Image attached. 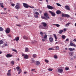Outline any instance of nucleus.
<instances>
[{
    "label": "nucleus",
    "instance_id": "f257e3e1",
    "mask_svg": "<svg viewBox=\"0 0 76 76\" xmlns=\"http://www.w3.org/2000/svg\"><path fill=\"white\" fill-rule=\"evenodd\" d=\"M23 4L24 7L26 8V9H28V7H30L31 9H34V7L33 6L31 7V6H29L26 3H23Z\"/></svg>",
    "mask_w": 76,
    "mask_h": 76
},
{
    "label": "nucleus",
    "instance_id": "f03ea898",
    "mask_svg": "<svg viewBox=\"0 0 76 76\" xmlns=\"http://www.w3.org/2000/svg\"><path fill=\"white\" fill-rule=\"evenodd\" d=\"M39 28H40V29H48V27H45L42 25L39 26Z\"/></svg>",
    "mask_w": 76,
    "mask_h": 76
},
{
    "label": "nucleus",
    "instance_id": "7ed1b4c3",
    "mask_svg": "<svg viewBox=\"0 0 76 76\" xmlns=\"http://www.w3.org/2000/svg\"><path fill=\"white\" fill-rule=\"evenodd\" d=\"M16 69L18 72H19H19H18V74H20V73L22 72V70H21V69H20V67L17 66L16 67Z\"/></svg>",
    "mask_w": 76,
    "mask_h": 76
},
{
    "label": "nucleus",
    "instance_id": "20e7f679",
    "mask_svg": "<svg viewBox=\"0 0 76 76\" xmlns=\"http://www.w3.org/2000/svg\"><path fill=\"white\" fill-rule=\"evenodd\" d=\"M49 12L51 14L52 16H56V14L55 13L52 12V11H49Z\"/></svg>",
    "mask_w": 76,
    "mask_h": 76
},
{
    "label": "nucleus",
    "instance_id": "39448f33",
    "mask_svg": "<svg viewBox=\"0 0 76 76\" xmlns=\"http://www.w3.org/2000/svg\"><path fill=\"white\" fill-rule=\"evenodd\" d=\"M10 32V28H7L6 29L5 32L6 34H9Z\"/></svg>",
    "mask_w": 76,
    "mask_h": 76
},
{
    "label": "nucleus",
    "instance_id": "423d86ee",
    "mask_svg": "<svg viewBox=\"0 0 76 76\" xmlns=\"http://www.w3.org/2000/svg\"><path fill=\"white\" fill-rule=\"evenodd\" d=\"M44 15L48 19V18L49 19H50V17H49V16L47 12H45L44 14Z\"/></svg>",
    "mask_w": 76,
    "mask_h": 76
},
{
    "label": "nucleus",
    "instance_id": "0eeeda50",
    "mask_svg": "<svg viewBox=\"0 0 76 76\" xmlns=\"http://www.w3.org/2000/svg\"><path fill=\"white\" fill-rule=\"evenodd\" d=\"M70 45L71 46H72V47H76V45H75L74 44V43H72V41H70Z\"/></svg>",
    "mask_w": 76,
    "mask_h": 76
},
{
    "label": "nucleus",
    "instance_id": "6e6552de",
    "mask_svg": "<svg viewBox=\"0 0 76 76\" xmlns=\"http://www.w3.org/2000/svg\"><path fill=\"white\" fill-rule=\"evenodd\" d=\"M47 8L48 9H51V10H52V9H53V7L50 5H47Z\"/></svg>",
    "mask_w": 76,
    "mask_h": 76
},
{
    "label": "nucleus",
    "instance_id": "1a4fd4ad",
    "mask_svg": "<svg viewBox=\"0 0 76 76\" xmlns=\"http://www.w3.org/2000/svg\"><path fill=\"white\" fill-rule=\"evenodd\" d=\"M12 56H13V55L10 54H7L6 56V57L7 58H10V57H12Z\"/></svg>",
    "mask_w": 76,
    "mask_h": 76
},
{
    "label": "nucleus",
    "instance_id": "9d476101",
    "mask_svg": "<svg viewBox=\"0 0 76 76\" xmlns=\"http://www.w3.org/2000/svg\"><path fill=\"white\" fill-rule=\"evenodd\" d=\"M65 8L66 10H70V7H69V6L67 5L65 6Z\"/></svg>",
    "mask_w": 76,
    "mask_h": 76
},
{
    "label": "nucleus",
    "instance_id": "9b49d317",
    "mask_svg": "<svg viewBox=\"0 0 76 76\" xmlns=\"http://www.w3.org/2000/svg\"><path fill=\"white\" fill-rule=\"evenodd\" d=\"M15 8L17 10H19L20 9V6L18 5H16L15 6Z\"/></svg>",
    "mask_w": 76,
    "mask_h": 76
},
{
    "label": "nucleus",
    "instance_id": "f8f14e48",
    "mask_svg": "<svg viewBox=\"0 0 76 76\" xmlns=\"http://www.w3.org/2000/svg\"><path fill=\"white\" fill-rule=\"evenodd\" d=\"M42 23L43 26H44L45 27H48L47 26V23H46L42 22Z\"/></svg>",
    "mask_w": 76,
    "mask_h": 76
},
{
    "label": "nucleus",
    "instance_id": "ddd939ff",
    "mask_svg": "<svg viewBox=\"0 0 76 76\" xmlns=\"http://www.w3.org/2000/svg\"><path fill=\"white\" fill-rule=\"evenodd\" d=\"M56 13L57 15H60L61 13V12L59 10H58L56 11Z\"/></svg>",
    "mask_w": 76,
    "mask_h": 76
},
{
    "label": "nucleus",
    "instance_id": "4468645a",
    "mask_svg": "<svg viewBox=\"0 0 76 76\" xmlns=\"http://www.w3.org/2000/svg\"><path fill=\"white\" fill-rule=\"evenodd\" d=\"M49 40L50 42H53V38L51 37H50L49 38Z\"/></svg>",
    "mask_w": 76,
    "mask_h": 76
},
{
    "label": "nucleus",
    "instance_id": "2eb2a0df",
    "mask_svg": "<svg viewBox=\"0 0 76 76\" xmlns=\"http://www.w3.org/2000/svg\"><path fill=\"white\" fill-rule=\"evenodd\" d=\"M19 37H17L14 39V41H16L17 42L19 41Z\"/></svg>",
    "mask_w": 76,
    "mask_h": 76
},
{
    "label": "nucleus",
    "instance_id": "dca6fc26",
    "mask_svg": "<svg viewBox=\"0 0 76 76\" xmlns=\"http://www.w3.org/2000/svg\"><path fill=\"white\" fill-rule=\"evenodd\" d=\"M58 72H59V73H62V72H63V69H58Z\"/></svg>",
    "mask_w": 76,
    "mask_h": 76
},
{
    "label": "nucleus",
    "instance_id": "f3484780",
    "mask_svg": "<svg viewBox=\"0 0 76 76\" xmlns=\"http://www.w3.org/2000/svg\"><path fill=\"white\" fill-rule=\"evenodd\" d=\"M68 50L70 51H74L75 50V49L73 48H68Z\"/></svg>",
    "mask_w": 76,
    "mask_h": 76
},
{
    "label": "nucleus",
    "instance_id": "a211bd4d",
    "mask_svg": "<svg viewBox=\"0 0 76 76\" xmlns=\"http://www.w3.org/2000/svg\"><path fill=\"white\" fill-rule=\"evenodd\" d=\"M42 38H44L46 40L47 38V35L45 34L44 35V37H42Z\"/></svg>",
    "mask_w": 76,
    "mask_h": 76
},
{
    "label": "nucleus",
    "instance_id": "6ab92c4d",
    "mask_svg": "<svg viewBox=\"0 0 76 76\" xmlns=\"http://www.w3.org/2000/svg\"><path fill=\"white\" fill-rule=\"evenodd\" d=\"M23 39H26V40H28V37L26 36H23Z\"/></svg>",
    "mask_w": 76,
    "mask_h": 76
},
{
    "label": "nucleus",
    "instance_id": "aec40b11",
    "mask_svg": "<svg viewBox=\"0 0 76 76\" xmlns=\"http://www.w3.org/2000/svg\"><path fill=\"white\" fill-rule=\"evenodd\" d=\"M69 54L70 56H71V57H72V56H73V52H70Z\"/></svg>",
    "mask_w": 76,
    "mask_h": 76
},
{
    "label": "nucleus",
    "instance_id": "412c9836",
    "mask_svg": "<svg viewBox=\"0 0 76 76\" xmlns=\"http://www.w3.org/2000/svg\"><path fill=\"white\" fill-rule=\"evenodd\" d=\"M40 64V62L38 61H37L36 62V66H39Z\"/></svg>",
    "mask_w": 76,
    "mask_h": 76
},
{
    "label": "nucleus",
    "instance_id": "4be33fe9",
    "mask_svg": "<svg viewBox=\"0 0 76 76\" xmlns=\"http://www.w3.org/2000/svg\"><path fill=\"white\" fill-rule=\"evenodd\" d=\"M42 19H45V20H48V18H47L46 17L42 16Z\"/></svg>",
    "mask_w": 76,
    "mask_h": 76
},
{
    "label": "nucleus",
    "instance_id": "5701e85b",
    "mask_svg": "<svg viewBox=\"0 0 76 76\" xmlns=\"http://www.w3.org/2000/svg\"><path fill=\"white\" fill-rule=\"evenodd\" d=\"M63 30H60L58 32V33L60 34H62V33H63Z\"/></svg>",
    "mask_w": 76,
    "mask_h": 76
},
{
    "label": "nucleus",
    "instance_id": "b1692460",
    "mask_svg": "<svg viewBox=\"0 0 76 76\" xmlns=\"http://www.w3.org/2000/svg\"><path fill=\"white\" fill-rule=\"evenodd\" d=\"M28 55H26L24 56V58L25 59H28Z\"/></svg>",
    "mask_w": 76,
    "mask_h": 76
},
{
    "label": "nucleus",
    "instance_id": "393cba45",
    "mask_svg": "<svg viewBox=\"0 0 76 76\" xmlns=\"http://www.w3.org/2000/svg\"><path fill=\"white\" fill-rule=\"evenodd\" d=\"M29 50V49H28V48H26L25 49V52H26L27 53L28 52V50Z\"/></svg>",
    "mask_w": 76,
    "mask_h": 76
},
{
    "label": "nucleus",
    "instance_id": "a878e982",
    "mask_svg": "<svg viewBox=\"0 0 76 76\" xmlns=\"http://www.w3.org/2000/svg\"><path fill=\"white\" fill-rule=\"evenodd\" d=\"M4 30L3 29V28L0 27V32H1V31H3V30Z\"/></svg>",
    "mask_w": 76,
    "mask_h": 76
},
{
    "label": "nucleus",
    "instance_id": "bb28decb",
    "mask_svg": "<svg viewBox=\"0 0 76 76\" xmlns=\"http://www.w3.org/2000/svg\"><path fill=\"white\" fill-rule=\"evenodd\" d=\"M53 36L55 37V39H57V36H56V34H53Z\"/></svg>",
    "mask_w": 76,
    "mask_h": 76
},
{
    "label": "nucleus",
    "instance_id": "cd10ccee",
    "mask_svg": "<svg viewBox=\"0 0 76 76\" xmlns=\"http://www.w3.org/2000/svg\"><path fill=\"white\" fill-rule=\"evenodd\" d=\"M61 38L62 39H65L66 38V36L64 35H63L61 36Z\"/></svg>",
    "mask_w": 76,
    "mask_h": 76
},
{
    "label": "nucleus",
    "instance_id": "c85d7f7f",
    "mask_svg": "<svg viewBox=\"0 0 76 76\" xmlns=\"http://www.w3.org/2000/svg\"><path fill=\"white\" fill-rule=\"evenodd\" d=\"M66 14H62V17H66Z\"/></svg>",
    "mask_w": 76,
    "mask_h": 76
},
{
    "label": "nucleus",
    "instance_id": "c756f323",
    "mask_svg": "<svg viewBox=\"0 0 76 76\" xmlns=\"http://www.w3.org/2000/svg\"><path fill=\"white\" fill-rule=\"evenodd\" d=\"M65 18H70V15H68V14H66Z\"/></svg>",
    "mask_w": 76,
    "mask_h": 76
},
{
    "label": "nucleus",
    "instance_id": "7c9ffc66",
    "mask_svg": "<svg viewBox=\"0 0 76 76\" xmlns=\"http://www.w3.org/2000/svg\"><path fill=\"white\" fill-rule=\"evenodd\" d=\"M34 14L35 15H39V12H35L34 13Z\"/></svg>",
    "mask_w": 76,
    "mask_h": 76
},
{
    "label": "nucleus",
    "instance_id": "2f4dec72",
    "mask_svg": "<svg viewBox=\"0 0 76 76\" xmlns=\"http://www.w3.org/2000/svg\"><path fill=\"white\" fill-rule=\"evenodd\" d=\"M12 50L13 51H15V52L16 53H18V51H17V50L15 49H12Z\"/></svg>",
    "mask_w": 76,
    "mask_h": 76
},
{
    "label": "nucleus",
    "instance_id": "473e14b6",
    "mask_svg": "<svg viewBox=\"0 0 76 76\" xmlns=\"http://www.w3.org/2000/svg\"><path fill=\"white\" fill-rule=\"evenodd\" d=\"M48 50H54V48H49Z\"/></svg>",
    "mask_w": 76,
    "mask_h": 76
},
{
    "label": "nucleus",
    "instance_id": "72a5a7b5",
    "mask_svg": "<svg viewBox=\"0 0 76 76\" xmlns=\"http://www.w3.org/2000/svg\"><path fill=\"white\" fill-rule=\"evenodd\" d=\"M56 5H57V6H60V7H61V4H60L59 3H57Z\"/></svg>",
    "mask_w": 76,
    "mask_h": 76
},
{
    "label": "nucleus",
    "instance_id": "f704fd0d",
    "mask_svg": "<svg viewBox=\"0 0 76 76\" xmlns=\"http://www.w3.org/2000/svg\"><path fill=\"white\" fill-rule=\"evenodd\" d=\"M33 57L34 58H35L36 57H37V54H34L33 55Z\"/></svg>",
    "mask_w": 76,
    "mask_h": 76
},
{
    "label": "nucleus",
    "instance_id": "c9c22d12",
    "mask_svg": "<svg viewBox=\"0 0 76 76\" xmlns=\"http://www.w3.org/2000/svg\"><path fill=\"white\" fill-rule=\"evenodd\" d=\"M3 44V40L0 41V45Z\"/></svg>",
    "mask_w": 76,
    "mask_h": 76
},
{
    "label": "nucleus",
    "instance_id": "e433bc0d",
    "mask_svg": "<svg viewBox=\"0 0 76 76\" xmlns=\"http://www.w3.org/2000/svg\"><path fill=\"white\" fill-rule=\"evenodd\" d=\"M48 71H53V69H51V68H49L48 69Z\"/></svg>",
    "mask_w": 76,
    "mask_h": 76
},
{
    "label": "nucleus",
    "instance_id": "4c0bfd02",
    "mask_svg": "<svg viewBox=\"0 0 76 76\" xmlns=\"http://www.w3.org/2000/svg\"><path fill=\"white\" fill-rule=\"evenodd\" d=\"M74 9L75 10H76V3H75V4H74Z\"/></svg>",
    "mask_w": 76,
    "mask_h": 76
},
{
    "label": "nucleus",
    "instance_id": "58836bf2",
    "mask_svg": "<svg viewBox=\"0 0 76 76\" xmlns=\"http://www.w3.org/2000/svg\"><path fill=\"white\" fill-rule=\"evenodd\" d=\"M40 35H41V36H42L43 35H44V33H42V31H41L40 33Z\"/></svg>",
    "mask_w": 76,
    "mask_h": 76
},
{
    "label": "nucleus",
    "instance_id": "ea45409f",
    "mask_svg": "<svg viewBox=\"0 0 76 76\" xmlns=\"http://www.w3.org/2000/svg\"><path fill=\"white\" fill-rule=\"evenodd\" d=\"M55 25L56 26H57V27H59V26H60V25L59 24H55Z\"/></svg>",
    "mask_w": 76,
    "mask_h": 76
},
{
    "label": "nucleus",
    "instance_id": "a19ab883",
    "mask_svg": "<svg viewBox=\"0 0 76 76\" xmlns=\"http://www.w3.org/2000/svg\"><path fill=\"white\" fill-rule=\"evenodd\" d=\"M70 23H68L65 25V26H69V25H70Z\"/></svg>",
    "mask_w": 76,
    "mask_h": 76
},
{
    "label": "nucleus",
    "instance_id": "79ce46f5",
    "mask_svg": "<svg viewBox=\"0 0 76 76\" xmlns=\"http://www.w3.org/2000/svg\"><path fill=\"white\" fill-rule=\"evenodd\" d=\"M56 50H58L59 49V47L58 46H57L56 48Z\"/></svg>",
    "mask_w": 76,
    "mask_h": 76
},
{
    "label": "nucleus",
    "instance_id": "37998d69",
    "mask_svg": "<svg viewBox=\"0 0 76 76\" xmlns=\"http://www.w3.org/2000/svg\"><path fill=\"white\" fill-rule=\"evenodd\" d=\"M10 75H11V74L10 73V72H9L7 73V76H10Z\"/></svg>",
    "mask_w": 76,
    "mask_h": 76
},
{
    "label": "nucleus",
    "instance_id": "c03bdc74",
    "mask_svg": "<svg viewBox=\"0 0 76 76\" xmlns=\"http://www.w3.org/2000/svg\"><path fill=\"white\" fill-rule=\"evenodd\" d=\"M34 17L36 18H38V15H34Z\"/></svg>",
    "mask_w": 76,
    "mask_h": 76
},
{
    "label": "nucleus",
    "instance_id": "a18cd8bd",
    "mask_svg": "<svg viewBox=\"0 0 76 76\" xmlns=\"http://www.w3.org/2000/svg\"><path fill=\"white\" fill-rule=\"evenodd\" d=\"M1 15H7V14H6L5 13L3 12H1Z\"/></svg>",
    "mask_w": 76,
    "mask_h": 76
},
{
    "label": "nucleus",
    "instance_id": "49530a36",
    "mask_svg": "<svg viewBox=\"0 0 76 76\" xmlns=\"http://www.w3.org/2000/svg\"><path fill=\"white\" fill-rule=\"evenodd\" d=\"M16 25L17 26H19V27H21L22 26L20 24H16Z\"/></svg>",
    "mask_w": 76,
    "mask_h": 76
},
{
    "label": "nucleus",
    "instance_id": "de8ad7c7",
    "mask_svg": "<svg viewBox=\"0 0 76 76\" xmlns=\"http://www.w3.org/2000/svg\"><path fill=\"white\" fill-rule=\"evenodd\" d=\"M69 67H66L65 68L66 70H69Z\"/></svg>",
    "mask_w": 76,
    "mask_h": 76
},
{
    "label": "nucleus",
    "instance_id": "09e8293b",
    "mask_svg": "<svg viewBox=\"0 0 76 76\" xmlns=\"http://www.w3.org/2000/svg\"><path fill=\"white\" fill-rule=\"evenodd\" d=\"M45 62H46V63H48V62H49V61L48 60H47V59H45Z\"/></svg>",
    "mask_w": 76,
    "mask_h": 76
},
{
    "label": "nucleus",
    "instance_id": "8fccbe9b",
    "mask_svg": "<svg viewBox=\"0 0 76 76\" xmlns=\"http://www.w3.org/2000/svg\"><path fill=\"white\" fill-rule=\"evenodd\" d=\"M11 64H14V61H11Z\"/></svg>",
    "mask_w": 76,
    "mask_h": 76
},
{
    "label": "nucleus",
    "instance_id": "3c124183",
    "mask_svg": "<svg viewBox=\"0 0 76 76\" xmlns=\"http://www.w3.org/2000/svg\"><path fill=\"white\" fill-rule=\"evenodd\" d=\"M54 57L55 58H57V56H56V55H54Z\"/></svg>",
    "mask_w": 76,
    "mask_h": 76
},
{
    "label": "nucleus",
    "instance_id": "603ef678",
    "mask_svg": "<svg viewBox=\"0 0 76 76\" xmlns=\"http://www.w3.org/2000/svg\"><path fill=\"white\" fill-rule=\"evenodd\" d=\"M17 5H18V6H20V4L19 3H17L16 4Z\"/></svg>",
    "mask_w": 76,
    "mask_h": 76
},
{
    "label": "nucleus",
    "instance_id": "864d4df0",
    "mask_svg": "<svg viewBox=\"0 0 76 76\" xmlns=\"http://www.w3.org/2000/svg\"><path fill=\"white\" fill-rule=\"evenodd\" d=\"M15 4H11V6H12V7H14V6H15Z\"/></svg>",
    "mask_w": 76,
    "mask_h": 76
},
{
    "label": "nucleus",
    "instance_id": "5fc2aeb1",
    "mask_svg": "<svg viewBox=\"0 0 76 76\" xmlns=\"http://www.w3.org/2000/svg\"><path fill=\"white\" fill-rule=\"evenodd\" d=\"M42 41H43V42H44V41H45V39H42Z\"/></svg>",
    "mask_w": 76,
    "mask_h": 76
},
{
    "label": "nucleus",
    "instance_id": "6e6d98bb",
    "mask_svg": "<svg viewBox=\"0 0 76 76\" xmlns=\"http://www.w3.org/2000/svg\"><path fill=\"white\" fill-rule=\"evenodd\" d=\"M1 7H2V8H3V7H4V6L3 5H1Z\"/></svg>",
    "mask_w": 76,
    "mask_h": 76
},
{
    "label": "nucleus",
    "instance_id": "4d7b16f0",
    "mask_svg": "<svg viewBox=\"0 0 76 76\" xmlns=\"http://www.w3.org/2000/svg\"><path fill=\"white\" fill-rule=\"evenodd\" d=\"M35 69H31V71H32V72H33V71H35Z\"/></svg>",
    "mask_w": 76,
    "mask_h": 76
},
{
    "label": "nucleus",
    "instance_id": "13d9d810",
    "mask_svg": "<svg viewBox=\"0 0 76 76\" xmlns=\"http://www.w3.org/2000/svg\"><path fill=\"white\" fill-rule=\"evenodd\" d=\"M34 10H36V11H38V9H34Z\"/></svg>",
    "mask_w": 76,
    "mask_h": 76
},
{
    "label": "nucleus",
    "instance_id": "bf43d9fd",
    "mask_svg": "<svg viewBox=\"0 0 76 76\" xmlns=\"http://www.w3.org/2000/svg\"><path fill=\"white\" fill-rule=\"evenodd\" d=\"M0 5H3V3H0Z\"/></svg>",
    "mask_w": 76,
    "mask_h": 76
},
{
    "label": "nucleus",
    "instance_id": "052dcab7",
    "mask_svg": "<svg viewBox=\"0 0 76 76\" xmlns=\"http://www.w3.org/2000/svg\"><path fill=\"white\" fill-rule=\"evenodd\" d=\"M66 30H67L66 28H64V31H66Z\"/></svg>",
    "mask_w": 76,
    "mask_h": 76
},
{
    "label": "nucleus",
    "instance_id": "680f3d73",
    "mask_svg": "<svg viewBox=\"0 0 76 76\" xmlns=\"http://www.w3.org/2000/svg\"><path fill=\"white\" fill-rule=\"evenodd\" d=\"M69 39H68V38L66 39V41H69Z\"/></svg>",
    "mask_w": 76,
    "mask_h": 76
},
{
    "label": "nucleus",
    "instance_id": "e2e57ef3",
    "mask_svg": "<svg viewBox=\"0 0 76 76\" xmlns=\"http://www.w3.org/2000/svg\"><path fill=\"white\" fill-rule=\"evenodd\" d=\"M24 74H26V73H27V72H24Z\"/></svg>",
    "mask_w": 76,
    "mask_h": 76
},
{
    "label": "nucleus",
    "instance_id": "0e129e2a",
    "mask_svg": "<svg viewBox=\"0 0 76 76\" xmlns=\"http://www.w3.org/2000/svg\"><path fill=\"white\" fill-rule=\"evenodd\" d=\"M6 9H7L6 8H4V10H6Z\"/></svg>",
    "mask_w": 76,
    "mask_h": 76
},
{
    "label": "nucleus",
    "instance_id": "69168bd1",
    "mask_svg": "<svg viewBox=\"0 0 76 76\" xmlns=\"http://www.w3.org/2000/svg\"><path fill=\"white\" fill-rule=\"evenodd\" d=\"M34 62H35V61L34 60H32V63H34Z\"/></svg>",
    "mask_w": 76,
    "mask_h": 76
},
{
    "label": "nucleus",
    "instance_id": "338daca9",
    "mask_svg": "<svg viewBox=\"0 0 76 76\" xmlns=\"http://www.w3.org/2000/svg\"><path fill=\"white\" fill-rule=\"evenodd\" d=\"M10 71H11V69H10L9 70L8 72H10Z\"/></svg>",
    "mask_w": 76,
    "mask_h": 76
},
{
    "label": "nucleus",
    "instance_id": "774afa93",
    "mask_svg": "<svg viewBox=\"0 0 76 76\" xmlns=\"http://www.w3.org/2000/svg\"><path fill=\"white\" fill-rule=\"evenodd\" d=\"M7 44H6L5 45V46H7Z\"/></svg>",
    "mask_w": 76,
    "mask_h": 76
}]
</instances>
